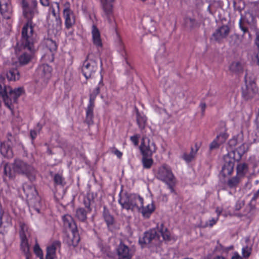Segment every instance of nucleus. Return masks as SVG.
Instances as JSON below:
<instances>
[{"label": "nucleus", "instance_id": "obj_1", "mask_svg": "<svg viewBox=\"0 0 259 259\" xmlns=\"http://www.w3.org/2000/svg\"><path fill=\"white\" fill-rule=\"evenodd\" d=\"M4 80V77L0 75V97L3 99L6 106L10 108L12 102L16 101L24 92V90L21 87L13 90L3 83Z\"/></svg>", "mask_w": 259, "mask_h": 259}, {"label": "nucleus", "instance_id": "obj_2", "mask_svg": "<svg viewBox=\"0 0 259 259\" xmlns=\"http://www.w3.org/2000/svg\"><path fill=\"white\" fill-rule=\"evenodd\" d=\"M118 202L123 209L132 211H139L144 203V199L136 194L124 193L120 194Z\"/></svg>", "mask_w": 259, "mask_h": 259}, {"label": "nucleus", "instance_id": "obj_3", "mask_svg": "<svg viewBox=\"0 0 259 259\" xmlns=\"http://www.w3.org/2000/svg\"><path fill=\"white\" fill-rule=\"evenodd\" d=\"M100 61V66H102V61L98 57L93 53H90L87 56L85 60L83 62L81 71L86 79L91 78L98 69V63Z\"/></svg>", "mask_w": 259, "mask_h": 259}, {"label": "nucleus", "instance_id": "obj_4", "mask_svg": "<svg viewBox=\"0 0 259 259\" xmlns=\"http://www.w3.org/2000/svg\"><path fill=\"white\" fill-rule=\"evenodd\" d=\"M155 176L157 179L165 183L171 192L174 191L173 187L176 183V178L169 166L163 164L159 166L156 170Z\"/></svg>", "mask_w": 259, "mask_h": 259}, {"label": "nucleus", "instance_id": "obj_5", "mask_svg": "<svg viewBox=\"0 0 259 259\" xmlns=\"http://www.w3.org/2000/svg\"><path fill=\"white\" fill-rule=\"evenodd\" d=\"M14 172L26 176L30 181H33L36 178V171L33 166L20 159H15L13 163Z\"/></svg>", "mask_w": 259, "mask_h": 259}, {"label": "nucleus", "instance_id": "obj_6", "mask_svg": "<svg viewBox=\"0 0 259 259\" xmlns=\"http://www.w3.org/2000/svg\"><path fill=\"white\" fill-rule=\"evenodd\" d=\"M30 237V233L27 226L24 225L21 226L20 231V237L21 239V250L25 256L26 259H31V253L30 252V245L28 242V239Z\"/></svg>", "mask_w": 259, "mask_h": 259}, {"label": "nucleus", "instance_id": "obj_7", "mask_svg": "<svg viewBox=\"0 0 259 259\" xmlns=\"http://www.w3.org/2000/svg\"><path fill=\"white\" fill-rule=\"evenodd\" d=\"M162 240L160 239L159 234L155 230H150L146 232L142 238H140L139 243L144 247V245H149L150 246L159 245Z\"/></svg>", "mask_w": 259, "mask_h": 259}, {"label": "nucleus", "instance_id": "obj_8", "mask_svg": "<svg viewBox=\"0 0 259 259\" xmlns=\"http://www.w3.org/2000/svg\"><path fill=\"white\" fill-rule=\"evenodd\" d=\"M17 141L15 137L11 134H8L7 140L0 145V152L5 157L12 158L13 156L12 146L16 144Z\"/></svg>", "mask_w": 259, "mask_h": 259}, {"label": "nucleus", "instance_id": "obj_9", "mask_svg": "<svg viewBox=\"0 0 259 259\" xmlns=\"http://www.w3.org/2000/svg\"><path fill=\"white\" fill-rule=\"evenodd\" d=\"M244 81L246 87L242 89V95L245 100H248L254 97L258 92V89L256 84L248 77L247 73L245 75Z\"/></svg>", "mask_w": 259, "mask_h": 259}, {"label": "nucleus", "instance_id": "obj_10", "mask_svg": "<svg viewBox=\"0 0 259 259\" xmlns=\"http://www.w3.org/2000/svg\"><path fill=\"white\" fill-rule=\"evenodd\" d=\"M44 44L46 47V53L42 56L41 59L46 62H53L54 54L57 49V44L52 38H45Z\"/></svg>", "mask_w": 259, "mask_h": 259}, {"label": "nucleus", "instance_id": "obj_11", "mask_svg": "<svg viewBox=\"0 0 259 259\" xmlns=\"http://www.w3.org/2000/svg\"><path fill=\"white\" fill-rule=\"evenodd\" d=\"M139 148L142 156H152L156 151L155 143L146 136L143 137Z\"/></svg>", "mask_w": 259, "mask_h": 259}, {"label": "nucleus", "instance_id": "obj_12", "mask_svg": "<svg viewBox=\"0 0 259 259\" xmlns=\"http://www.w3.org/2000/svg\"><path fill=\"white\" fill-rule=\"evenodd\" d=\"M235 152L230 151L224 157V164L222 167V171L224 176L231 175L234 169Z\"/></svg>", "mask_w": 259, "mask_h": 259}, {"label": "nucleus", "instance_id": "obj_13", "mask_svg": "<svg viewBox=\"0 0 259 259\" xmlns=\"http://www.w3.org/2000/svg\"><path fill=\"white\" fill-rule=\"evenodd\" d=\"M36 5L35 0H23V14L26 18L31 19L37 14Z\"/></svg>", "mask_w": 259, "mask_h": 259}, {"label": "nucleus", "instance_id": "obj_14", "mask_svg": "<svg viewBox=\"0 0 259 259\" xmlns=\"http://www.w3.org/2000/svg\"><path fill=\"white\" fill-rule=\"evenodd\" d=\"M21 43L23 50H34L33 44L36 41V33H21Z\"/></svg>", "mask_w": 259, "mask_h": 259}, {"label": "nucleus", "instance_id": "obj_15", "mask_svg": "<svg viewBox=\"0 0 259 259\" xmlns=\"http://www.w3.org/2000/svg\"><path fill=\"white\" fill-rule=\"evenodd\" d=\"M64 241L69 246H77L80 241L77 229L70 230V232L65 237Z\"/></svg>", "mask_w": 259, "mask_h": 259}, {"label": "nucleus", "instance_id": "obj_16", "mask_svg": "<svg viewBox=\"0 0 259 259\" xmlns=\"http://www.w3.org/2000/svg\"><path fill=\"white\" fill-rule=\"evenodd\" d=\"M52 70L51 66L48 64H44L38 67L36 73L39 78L44 81H46L51 78Z\"/></svg>", "mask_w": 259, "mask_h": 259}, {"label": "nucleus", "instance_id": "obj_17", "mask_svg": "<svg viewBox=\"0 0 259 259\" xmlns=\"http://www.w3.org/2000/svg\"><path fill=\"white\" fill-rule=\"evenodd\" d=\"M118 259H132L133 252L130 248L121 242L117 248Z\"/></svg>", "mask_w": 259, "mask_h": 259}, {"label": "nucleus", "instance_id": "obj_18", "mask_svg": "<svg viewBox=\"0 0 259 259\" xmlns=\"http://www.w3.org/2000/svg\"><path fill=\"white\" fill-rule=\"evenodd\" d=\"M23 190L28 200H33V198L38 196V193L35 187L32 184H25Z\"/></svg>", "mask_w": 259, "mask_h": 259}, {"label": "nucleus", "instance_id": "obj_19", "mask_svg": "<svg viewBox=\"0 0 259 259\" xmlns=\"http://www.w3.org/2000/svg\"><path fill=\"white\" fill-rule=\"evenodd\" d=\"M61 242L59 241H54L47 248L46 259H54L56 257V251L60 248Z\"/></svg>", "mask_w": 259, "mask_h": 259}, {"label": "nucleus", "instance_id": "obj_20", "mask_svg": "<svg viewBox=\"0 0 259 259\" xmlns=\"http://www.w3.org/2000/svg\"><path fill=\"white\" fill-rule=\"evenodd\" d=\"M34 50H22V53L18 58V61L20 65H25L29 63L33 58Z\"/></svg>", "mask_w": 259, "mask_h": 259}, {"label": "nucleus", "instance_id": "obj_21", "mask_svg": "<svg viewBox=\"0 0 259 259\" xmlns=\"http://www.w3.org/2000/svg\"><path fill=\"white\" fill-rule=\"evenodd\" d=\"M244 68V64L240 61H234L229 65V70L232 73L239 75L242 73Z\"/></svg>", "mask_w": 259, "mask_h": 259}, {"label": "nucleus", "instance_id": "obj_22", "mask_svg": "<svg viewBox=\"0 0 259 259\" xmlns=\"http://www.w3.org/2000/svg\"><path fill=\"white\" fill-rule=\"evenodd\" d=\"M68 5L67 4L66 8L63 11V15L65 18L66 27L69 28L74 23L75 20L72 12L68 8Z\"/></svg>", "mask_w": 259, "mask_h": 259}, {"label": "nucleus", "instance_id": "obj_23", "mask_svg": "<svg viewBox=\"0 0 259 259\" xmlns=\"http://www.w3.org/2000/svg\"><path fill=\"white\" fill-rule=\"evenodd\" d=\"M102 9L107 17H110L113 12L112 3L114 0H100Z\"/></svg>", "mask_w": 259, "mask_h": 259}, {"label": "nucleus", "instance_id": "obj_24", "mask_svg": "<svg viewBox=\"0 0 259 259\" xmlns=\"http://www.w3.org/2000/svg\"><path fill=\"white\" fill-rule=\"evenodd\" d=\"M237 175L242 178L249 171L248 164L245 162H239L236 166Z\"/></svg>", "mask_w": 259, "mask_h": 259}, {"label": "nucleus", "instance_id": "obj_25", "mask_svg": "<svg viewBox=\"0 0 259 259\" xmlns=\"http://www.w3.org/2000/svg\"><path fill=\"white\" fill-rule=\"evenodd\" d=\"M0 12L6 19H9L12 13V7L9 3H0Z\"/></svg>", "mask_w": 259, "mask_h": 259}, {"label": "nucleus", "instance_id": "obj_26", "mask_svg": "<svg viewBox=\"0 0 259 259\" xmlns=\"http://www.w3.org/2000/svg\"><path fill=\"white\" fill-rule=\"evenodd\" d=\"M91 213V211H88L83 207H78L76 208L75 213V218L81 222H85L87 220V214Z\"/></svg>", "mask_w": 259, "mask_h": 259}, {"label": "nucleus", "instance_id": "obj_27", "mask_svg": "<svg viewBox=\"0 0 259 259\" xmlns=\"http://www.w3.org/2000/svg\"><path fill=\"white\" fill-rule=\"evenodd\" d=\"M155 207L153 203L148 204L146 207L143 205L141 207L140 210L137 211L140 212L143 217L149 218L152 213L154 211Z\"/></svg>", "mask_w": 259, "mask_h": 259}, {"label": "nucleus", "instance_id": "obj_28", "mask_svg": "<svg viewBox=\"0 0 259 259\" xmlns=\"http://www.w3.org/2000/svg\"><path fill=\"white\" fill-rule=\"evenodd\" d=\"M63 220L64 226L68 228L70 230L77 229L76 223L71 215L69 214L64 215Z\"/></svg>", "mask_w": 259, "mask_h": 259}, {"label": "nucleus", "instance_id": "obj_29", "mask_svg": "<svg viewBox=\"0 0 259 259\" xmlns=\"http://www.w3.org/2000/svg\"><path fill=\"white\" fill-rule=\"evenodd\" d=\"M95 104L89 103L86 109V118L85 122L91 125L93 123L94 113L93 110Z\"/></svg>", "mask_w": 259, "mask_h": 259}, {"label": "nucleus", "instance_id": "obj_30", "mask_svg": "<svg viewBox=\"0 0 259 259\" xmlns=\"http://www.w3.org/2000/svg\"><path fill=\"white\" fill-rule=\"evenodd\" d=\"M103 86V78L101 76V79L98 86L96 87L90 95L89 103L95 104V100L97 96L100 93V89Z\"/></svg>", "mask_w": 259, "mask_h": 259}, {"label": "nucleus", "instance_id": "obj_31", "mask_svg": "<svg viewBox=\"0 0 259 259\" xmlns=\"http://www.w3.org/2000/svg\"><path fill=\"white\" fill-rule=\"evenodd\" d=\"M7 77L9 81H16L20 78L19 71L16 68L10 69L6 74Z\"/></svg>", "mask_w": 259, "mask_h": 259}, {"label": "nucleus", "instance_id": "obj_32", "mask_svg": "<svg viewBox=\"0 0 259 259\" xmlns=\"http://www.w3.org/2000/svg\"><path fill=\"white\" fill-rule=\"evenodd\" d=\"M195 149H194L193 148H191V151L189 154H187L186 153H184L183 155V158L187 162H191L195 157V155L198 150L199 147L197 146V144H195Z\"/></svg>", "mask_w": 259, "mask_h": 259}, {"label": "nucleus", "instance_id": "obj_33", "mask_svg": "<svg viewBox=\"0 0 259 259\" xmlns=\"http://www.w3.org/2000/svg\"><path fill=\"white\" fill-rule=\"evenodd\" d=\"M26 18L28 19V22L23 26L22 32H34L36 31V26L33 24L31 21L33 17L31 19Z\"/></svg>", "mask_w": 259, "mask_h": 259}, {"label": "nucleus", "instance_id": "obj_34", "mask_svg": "<svg viewBox=\"0 0 259 259\" xmlns=\"http://www.w3.org/2000/svg\"><path fill=\"white\" fill-rule=\"evenodd\" d=\"M103 215L108 227L114 224V218L105 206L104 207Z\"/></svg>", "mask_w": 259, "mask_h": 259}, {"label": "nucleus", "instance_id": "obj_35", "mask_svg": "<svg viewBox=\"0 0 259 259\" xmlns=\"http://www.w3.org/2000/svg\"><path fill=\"white\" fill-rule=\"evenodd\" d=\"M157 233L159 235L160 234L163 240L168 241L170 240V234L163 224L160 225V227L159 228V232Z\"/></svg>", "mask_w": 259, "mask_h": 259}, {"label": "nucleus", "instance_id": "obj_36", "mask_svg": "<svg viewBox=\"0 0 259 259\" xmlns=\"http://www.w3.org/2000/svg\"><path fill=\"white\" fill-rule=\"evenodd\" d=\"M137 116V123L139 127L143 130L144 129L147 121L146 116L144 115H141L140 112L137 110L136 112Z\"/></svg>", "mask_w": 259, "mask_h": 259}, {"label": "nucleus", "instance_id": "obj_37", "mask_svg": "<svg viewBox=\"0 0 259 259\" xmlns=\"http://www.w3.org/2000/svg\"><path fill=\"white\" fill-rule=\"evenodd\" d=\"M4 164V174L5 177H7L10 179H13L15 178V172H14L13 168H12L11 166L8 163L3 162Z\"/></svg>", "mask_w": 259, "mask_h": 259}, {"label": "nucleus", "instance_id": "obj_38", "mask_svg": "<svg viewBox=\"0 0 259 259\" xmlns=\"http://www.w3.org/2000/svg\"><path fill=\"white\" fill-rule=\"evenodd\" d=\"M29 203L31 205V207L33 208V209L35 210L38 213L40 212L41 202L38 196H37L36 198H33V200H29Z\"/></svg>", "mask_w": 259, "mask_h": 259}, {"label": "nucleus", "instance_id": "obj_39", "mask_svg": "<svg viewBox=\"0 0 259 259\" xmlns=\"http://www.w3.org/2000/svg\"><path fill=\"white\" fill-rule=\"evenodd\" d=\"M184 22L186 26L189 28H194L199 26L198 22L193 17H186L184 19Z\"/></svg>", "mask_w": 259, "mask_h": 259}, {"label": "nucleus", "instance_id": "obj_40", "mask_svg": "<svg viewBox=\"0 0 259 259\" xmlns=\"http://www.w3.org/2000/svg\"><path fill=\"white\" fill-rule=\"evenodd\" d=\"M151 157L152 156H142V162L144 168L149 169L152 165L153 163V160Z\"/></svg>", "mask_w": 259, "mask_h": 259}, {"label": "nucleus", "instance_id": "obj_41", "mask_svg": "<svg viewBox=\"0 0 259 259\" xmlns=\"http://www.w3.org/2000/svg\"><path fill=\"white\" fill-rule=\"evenodd\" d=\"M248 148L249 145L248 144L246 143H243L241 145L237 148L236 151L239 155V157L237 160L240 159L241 158V156L248 151Z\"/></svg>", "mask_w": 259, "mask_h": 259}, {"label": "nucleus", "instance_id": "obj_42", "mask_svg": "<svg viewBox=\"0 0 259 259\" xmlns=\"http://www.w3.org/2000/svg\"><path fill=\"white\" fill-rule=\"evenodd\" d=\"M240 178L237 175L231 178L228 181V186L231 188L236 187L240 182Z\"/></svg>", "mask_w": 259, "mask_h": 259}, {"label": "nucleus", "instance_id": "obj_43", "mask_svg": "<svg viewBox=\"0 0 259 259\" xmlns=\"http://www.w3.org/2000/svg\"><path fill=\"white\" fill-rule=\"evenodd\" d=\"M228 33H213L210 40L213 42H220L223 39L225 38Z\"/></svg>", "mask_w": 259, "mask_h": 259}, {"label": "nucleus", "instance_id": "obj_44", "mask_svg": "<svg viewBox=\"0 0 259 259\" xmlns=\"http://www.w3.org/2000/svg\"><path fill=\"white\" fill-rule=\"evenodd\" d=\"M54 181L55 184L64 186L65 185L64 179L62 175L57 174L54 176Z\"/></svg>", "mask_w": 259, "mask_h": 259}, {"label": "nucleus", "instance_id": "obj_45", "mask_svg": "<svg viewBox=\"0 0 259 259\" xmlns=\"http://www.w3.org/2000/svg\"><path fill=\"white\" fill-rule=\"evenodd\" d=\"M94 44L97 47H102V43L101 39L100 33H92Z\"/></svg>", "mask_w": 259, "mask_h": 259}, {"label": "nucleus", "instance_id": "obj_46", "mask_svg": "<svg viewBox=\"0 0 259 259\" xmlns=\"http://www.w3.org/2000/svg\"><path fill=\"white\" fill-rule=\"evenodd\" d=\"M34 253L39 259H44L42 250L40 248L38 243H36L33 248Z\"/></svg>", "mask_w": 259, "mask_h": 259}, {"label": "nucleus", "instance_id": "obj_47", "mask_svg": "<svg viewBox=\"0 0 259 259\" xmlns=\"http://www.w3.org/2000/svg\"><path fill=\"white\" fill-rule=\"evenodd\" d=\"M228 137V135L224 132L217 136L215 139L221 145L226 141Z\"/></svg>", "mask_w": 259, "mask_h": 259}, {"label": "nucleus", "instance_id": "obj_48", "mask_svg": "<svg viewBox=\"0 0 259 259\" xmlns=\"http://www.w3.org/2000/svg\"><path fill=\"white\" fill-rule=\"evenodd\" d=\"M83 203L85 207V209L88 211H92V209L91 207L92 201L89 197H84L83 200Z\"/></svg>", "mask_w": 259, "mask_h": 259}, {"label": "nucleus", "instance_id": "obj_49", "mask_svg": "<svg viewBox=\"0 0 259 259\" xmlns=\"http://www.w3.org/2000/svg\"><path fill=\"white\" fill-rule=\"evenodd\" d=\"M218 217L217 218H212L211 220L205 222V224L203 226V227L206 228L207 227H212L214 225H215L218 221Z\"/></svg>", "mask_w": 259, "mask_h": 259}, {"label": "nucleus", "instance_id": "obj_50", "mask_svg": "<svg viewBox=\"0 0 259 259\" xmlns=\"http://www.w3.org/2000/svg\"><path fill=\"white\" fill-rule=\"evenodd\" d=\"M51 12H52L53 16L56 19V24H57V26H56V30L57 31H59V28L60 27L61 25V20L60 19H58L57 18V16H56V14L55 13V10H54V8H51Z\"/></svg>", "mask_w": 259, "mask_h": 259}, {"label": "nucleus", "instance_id": "obj_51", "mask_svg": "<svg viewBox=\"0 0 259 259\" xmlns=\"http://www.w3.org/2000/svg\"><path fill=\"white\" fill-rule=\"evenodd\" d=\"M251 248L248 246L243 247L242 249V255L244 257H248L251 253Z\"/></svg>", "mask_w": 259, "mask_h": 259}, {"label": "nucleus", "instance_id": "obj_52", "mask_svg": "<svg viewBox=\"0 0 259 259\" xmlns=\"http://www.w3.org/2000/svg\"><path fill=\"white\" fill-rule=\"evenodd\" d=\"M140 138V135L138 134H136L133 136H131L130 137L131 141L133 142L134 145L136 146H138L139 144V139Z\"/></svg>", "mask_w": 259, "mask_h": 259}, {"label": "nucleus", "instance_id": "obj_53", "mask_svg": "<svg viewBox=\"0 0 259 259\" xmlns=\"http://www.w3.org/2000/svg\"><path fill=\"white\" fill-rule=\"evenodd\" d=\"M220 145L221 144L218 142V141L214 139L210 144V150H212L217 149Z\"/></svg>", "mask_w": 259, "mask_h": 259}, {"label": "nucleus", "instance_id": "obj_54", "mask_svg": "<svg viewBox=\"0 0 259 259\" xmlns=\"http://www.w3.org/2000/svg\"><path fill=\"white\" fill-rule=\"evenodd\" d=\"M117 36H118V44H119V45L120 46V48L119 49V50L120 51L121 54L123 56H124L126 55V52L124 51V47L122 46V42H121V40L120 39V38L119 37V36L118 35H117Z\"/></svg>", "mask_w": 259, "mask_h": 259}, {"label": "nucleus", "instance_id": "obj_55", "mask_svg": "<svg viewBox=\"0 0 259 259\" xmlns=\"http://www.w3.org/2000/svg\"><path fill=\"white\" fill-rule=\"evenodd\" d=\"M4 218L7 219V221H9V215L7 213L5 212L3 210L0 211V225L2 224V220Z\"/></svg>", "mask_w": 259, "mask_h": 259}, {"label": "nucleus", "instance_id": "obj_56", "mask_svg": "<svg viewBox=\"0 0 259 259\" xmlns=\"http://www.w3.org/2000/svg\"><path fill=\"white\" fill-rule=\"evenodd\" d=\"M239 24L240 28H241L242 31L245 32L246 31H247V28L245 26L244 23L243 22L242 18H241V19H240Z\"/></svg>", "mask_w": 259, "mask_h": 259}, {"label": "nucleus", "instance_id": "obj_57", "mask_svg": "<svg viewBox=\"0 0 259 259\" xmlns=\"http://www.w3.org/2000/svg\"><path fill=\"white\" fill-rule=\"evenodd\" d=\"M237 139L235 138H233L230 139L228 142L229 145L232 148H233L234 147H235L237 145Z\"/></svg>", "mask_w": 259, "mask_h": 259}, {"label": "nucleus", "instance_id": "obj_58", "mask_svg": "<svg viewBox=\"0 0 259 259\" xmlns=\"http://www.w3.org/2000/svg\"><path fill=\"white\" fill-rule=\"evenodd\" d=\"M243 205L244 203L242 201H238L235 206V209L236 210H239L243 207Z\"/></svg>", "mask_w": 259, "mask_h": 259}, {"label": "nucleus", "instance_id": "obj_59", "mask_svg": "<svg viewBox=\"0 0 259 259\" xmlns=\"http://www.w3.org/2000/svg\"><path fill=\"white\" fill-rule=\"evenodd\" d=\"M112 152L115 154L118 158H121L122 155V152H121L120 151H119L118 149H114L113 150H112Z\"/></svg>", "mask_w": 259, "mask_h": 259}, {"label": "nucleus", "instance_id": "obj_60", "mask_svg": "<svg viewBox=\"0 0 259 259\" xmlns=\"http://www.w3.org/2000/svg\"><path fill=\"white\" fill-rule=\"evenodd\" d=\"M229 31V29L228 27L227 26H222L220 29L219 30V32H228Z\"/></svg>", "mask_w": 259, "mask_h": 259}, {"label": "nucleus", "instance_id": "obj_61", "mask_svg": "<svg viewBox=\"0 0 259 259\" xmlns=\"http://www.w3.org/2000/svg\"><path fill=\"white\" fill-rule=\"evenodd\" d=\"M37 134V132L35 130H31L30 131V136L32 140H34L36 138Z\"/></svg>", "mask_w": 259, "mask_h": 259}, {"label": "nucleus", "instance_id": "obj_62", "mask_svg": "<svg viewBox=\"0 0 259 259\" xmlns=\"http://www.w3.org/2000/svg\"><path fill=\"white\" fill-rule=\"evenodd\" d=\"M41 4L44 6H48L49 5V0H40Z\"/></svg>", "mask_w": 259, "mask_h": 259}, {"label": "nucleus", "instance_id": "obj_63", "mask_svg": "<svg viewBox=\"0 0 259 259\" xmlns=\"http://www.w3.org/2000/svg\"><path fill=\"white\" fill-rule=\"evenodd\" d=\"M231 259H242V257L237 252H235Z\"/></svg>", "mask_w": 259, "mask_h": 259}, {"label": "nucleus", "instance_id": "obj_64", "mask_svg": "<svg viewBox=\"0 0 259 259\" xmlns=\"http://www.w3.org/2000/svg\"><path fill=\"white\" fill-rule=\"evenodd\" d=\"M200 107L201 108L202 113H204L206 107V104L205 103H201L200 104Z\"/></svg>", "mask_w": 259, "mask_h": 259}]
</instances>
